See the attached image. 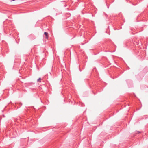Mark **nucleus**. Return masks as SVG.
Segmentation results:
<instances>
[{
    "label": "nucleus",
    "mask_w": 148,
    "mask_h": 148,
    "mask_svg": "<svg viewBox=\"0 0 148 148\" xmlns=\"http://www.w3.org/2000/svg\"><path fill=\"white\" fill-rule=\"evenodd\" d=\"M44 34L45 35V38L46 39H47L48 38V33L47 32H45L44 33Z\"/></svg>",
    "instance_id": "obj_1"
},
{
    "label": "nucleus",
    "mask_w": 148,
    "mask_h": 148,
    "mask_svg": "<svg viewBox=\"0 0 148 148\" xmlns=\"http://www.w3.org/2000/svg\"><path fill=\"white\" fill-rule=\"evenodd\" d=\"M41 78H39L37 80V82H41Z\"/></svg>",
    "instance_id": "obj_2"
}]
</instances>
